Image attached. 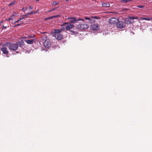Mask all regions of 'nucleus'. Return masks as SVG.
<instances>
[{
  "label": "nucleus",
  "instance_id": "obj_1",
  "mask_svg": "<svg viewBox=\"0 0 152 152\" xmlns=\"http://www.w3.org/2000/svg\"><path fill=\"white\" fill-rule=\"evenodd\" d=\"M61 33L59 30L55 29L53 36L57 39L60 40L63 38V35Z\"/></svg>",
  "mask_w": 152,
  "mask_h": 152
},
{
  "label": "nucleus",
  "instance_id": "obj_2",
  "mask_svg": "<svg viewBox=\"0 0 152 152\" xmlns=\"http://www.w3.org/2000/svg\"><path fill=\"white\" fill-rule=\"evenodd\" d=\"M67 19L69 20V22L71 23H75L78 22V21H81L83 22L84 19L81 18L77 19L76 17H69Z\"/></svg>",
  "mask_w": 152,
  "mask_h": 152
},
{
  "label": "nucleus",
  "instance_id": "obj_3",
  "mask_svg": "<svg viewBox=\"0 0 152 152\" xmlns=\"http://www.w3.org/2000/svg\"><path fill=\"white\" fill-rule=\"evenodd\" d=\"M67 25L65 27V28L66 30H69L72 29L74 26L72 24H71L68 23H64L61 25V26H64Z\"/></svg>",
  "mask_w": 152,
  "mask_h": 152
},
{
  "label": "nucleus",
  "instance_id": "obj_4",
  "mask_svg": "<svg viewBox=\"0 0 152 152\" xmlns=\"http://www.w3.org/2000/svg\"><path fill=\"white\" fill-rule=\"evenodd\" d=\"M77 28H79L80 30L86 29L88 28L89 25L87 24L84 23L79 24L77 26Z\"/></svg>",
  "mask_w": 152,
  "mask_h": 152
},
{
  "label": "nucleus",
  "instance_id": "obj_5",
  "mask_svg": "<svg viewBox=\"0 0 152 152\" xmlns=\"http://www.w3.org/2000/svg\"><path fill=\"white\" fill-rule=\"evenodd\" d=\"M8 48L13 51L16 50L18 48V45L16 44H11L8 46Z\"/></svg>",
  "mask_w": 152,
  "mask_h": 152
},
{
  "label": "nucleus",
  "instance_id": "obj_6",
  "mask_svg": "<svg viewBox=\"0 0 152 152\" xmlns=\"http://www.w3.org/2000/svg\"><path fill=\"white\" fill-rule=\"evenodd\" d=\"M116 26L118 28H122L124 27L125 24L124 22L118 21L116 23Z\"/></svg>",
  "mask_w": 152,
  "mask_h": 152
},
{
  "label": "nucleus",
  "instance_id": "obj_7",
  "mask_svg": "<svg viewBox=\"0 0 152 152\" xmlns=\"http://www.w3.org/2000/svg\"><path fill=\"white\" fill-rule=\"evenodd\" d=\"M118 20V18L114 17L111 18L109 19V23L111 24H114L117 23V22Z\"/></svg>",
  "mask_w": 152,
  "mask_h": 152
},
{
  "label": "nucleus",
  "instance_id": "obj_8",
  "mask_svg": "<svg viewBox=\"0 0 152 152\" xmlns=\"http://www.w3.org/2000/svg\"><path fill=\"white\" fill-rule=\"evenodd\" d=\"M1 51L3 52V53L4 54L7 55L6 56L7 57H8L9 56L8 55L9 53V51L7 48L5 47H2L1 49Z\"/></svg>",
  "mask_w": 152,
  "mask_h": 152
},
{
  "label": "nucleus",
  "instance_id": "obj_9",
  "mask_svg": "<svg viewBox=\"0 0 152 152\" xmlns=\"http://www.w3.org/2000/svg\"><path fill=\"white\" fill-rule=\"evenodd\" d=\"M44 46L47 48H49L51 45L50 42L48 40H45L43 43Z\"/></svg>",
  "mask_w": 152,
  "mask_h": 152
},
{
  "label": "nucleus",
  "instance_id": "obj_10",
  "mask_svg": "<svg viewBox=\"0 0 152 152\" xmlns=\"http://www.w3.org/2000/svg\"><path fill=\"white\" fill-rule=\"evenodd\" d=\"M91 29L93 30H98L99 29V27L97 24H94L91 26Z\"/></svg>",
  "mask_w": 152,
  "mask_h": 152
},
{
  "label": "nucleus",
  "instance_id": "obj_11",
  "mask_svg": "<svg viewBox=\"0 0 152 152\" xmlns=\"http://www.w3.org/2000/svg\"><path fill=\"white\" fill-rule=\"evenodd\" d=\"M20 47L23 48L24 47L25 45L23 41L21 40L20 41L18 42L17 44Z\"/></svg>",
  "mask_w": 152,
  "mask_h": 152
},
{
  "label": "nucleus",
  "instance_id": "obj_12",
  "mask_svg": "<svg viewBox=\"0 0 152 152\" xmlns=\"http://www.w3.org/2000/svg\"><path fill=\"white\" fill-rule=\"evenodd\" d=\"M34 40V39H32L30 40H25V41L28 44H31L33 43Z\"/></svg>",
  "mask_w": 152,
  "mask_h": 152
},
{
  "label": "nucleus",
  "instance_id": "obj_13",
  "mask_svg": "<svg viewBox=\"0 0 152 152\" xmlns=\"http://www.w3.org/2000/svg\"><path fill=\"white\" fill-rule=\"evenodd\" d=\"M125 24H130V23L129 21V20H128V18H127L125 19L124 21Z\"/></svg>",
  "mask_w": 152,
  "mask_h": 152
},
{
  "label": "nucleus",
  "instance_id": "obj_14",
  "mask_svg": "<svg viewBox=\"0 0 152 152\" xmlns=\"http://www.w3.org/2000/svg\"><path fill=\"white\" fill-rule=\"evenodd\" d=\"M128 20H129V21L130 23V24H132L134 23V21L133 19L132 18V17H129L128 18Z\"/></svg>",
  "mask_w": 152,
  "mask_h": 152
},
{
  "label": "nucleus",
  "instance_id": "obj_15",
  "mask_svg": "<svg viewBox=\"0 0 152 152\" xmlns=\"http://www.w3.org/2000/svg\"><path fill=\"white\" fill-rule=\"evenodd\" d=\"M17 14L15 12L13 13L11 16V17H10L11 19L12 20L15 17V16Z\"/></svg>",
  "mask_w": 152,
  "mask_h": 152
},
{
  "label": "nucleus",
  "instance_id": "obj_16",
  "mask_svg": "<svg viewBox=\"0 0 152 152\" xmlns=\"http://www.w3.org/2000/svg\"><path fill=\"white\" fill-rule=\"evenodd\" d=\"M23 18H20L19 19H18L16 21H15L13 22V23L15 24V23H16L19 21L20 20H23Z\"/></svg>",
  "mask_w": 152,
  "mask_h": 152
},
{
  "label": "nucleus",
  "instance_id": "obj_17",
  "mask_svg": "<svg viewBox=\"0 0 152 152\" xmlns=\"http://www.w3.org/2000/svg\"><path fill=\"white\" fill-rule=\"evenodd\" d=\"M15 3V1H12L10 2L9 4V6H10L14 4Z\"/></svg>",
  "mask_w": 152,
  "mask_h": 152
},
{
  "label": "nucleus",
  "instance_id": "obj_18",
  "mask_svg": "<svg viewBox=\"0 0 152 152\" xmlns=\"http://www.w3.org/2000/svg\"><path fill=\"white\" fill-rule=\"evenodd\" d=\"M65 29V27H62H62H61V29H59L58 30H60V32H62V31H63V30H64Z\"/></svg>",
  "mask_w": 152,
  "mask_h": 152
},
{
  "label": "nucleus",
  "instance_id": "obj_19",
  "mask_svg": "<svg viewBox=\"0 0 152 152\" xmlns=\"http://www.w3.org/2000/svg\"><path fill=\"white\" fill-rule=\"evenodd\" d=\"M105 5H106V6L107 7H109L110 6V4L108 3L107 4L106 3H104L103 6H104Z\"/></svg>",
  "mask_w": 152,
  "mask_h": 152
},
{
  "label": "nucleus",
  "instance_id": "obj_20",
  "mask_svg": "<svg viewBox=\"0 0 152 152\" xmlns=\"http://www.w3.org/2000/svg\"><path fill=\"white\" fill-rule=\"evenodd\" d=\"M57 9V8H53V9H52L51 10H49V11H48V12H51V11H54V10H55L56 9Z\"/></svg>",
  "mask_w": 152,
  "mask_h": 152
},
{
  "label": "nucleus",
  "instance_id": "obj_21",
  "mask_svg": "<svg viewBox=\"0 0 152 152\" xmlns=\"http://www.w3.org/2000/svg\"><path fill=\"white\" fill-rule=\"evenodd\" d=\"M137 7L140 8H142L145 7L144 5H138L137 6Z\"/></svg>",
  "mask_w": 152,
  "mask_h": 152
},
{
  "label": "nucleus",
  "instance_id": "obj_22",
  "mask_svg": "<svg viewBox=\"0 0 152 152\" xmlns=\"http://www.w3.org/2000/svg\"><path fill=\"white\" fill-rule=\"evenodd\" d=\"M84 18L86 20H91L90 18H89V17H85Z\"/></svg>",
  "mask_w": 152,
  "mask_h": 152
},
{
  "label": "nucleus",
  "instance_id": "obj_23",
  "mask_svg": "<svg viewBox=\"0 0 152 152\" xmlns=\"http://www.w3.org/2000/svg\"><path fill=\"white\" fill-rule=\"evenodd\" d=\"M27 9L28 8L27 7H26L25 9H24L23 7L22 9V10L25 12V11H26Z\"/></svg>",
  "mask_w": 152,
  "mask_h": 152
},
{
  "label": "nucleus",
  "instance_id": "obj_24",
  "mask_svg": "<svg viewBox=\"0 0 152 152\" xmlns=\"http://www.w3.org/2000/svg\"><path fill=\"white\" fill-rule=\"evenodd\" d=\"M130 0H122V1L123 2H124L125 3H126L128 2V1H129Z\"/></svg>",
  "mask_w": 152,
  "mask_h": 152
},
{
  "label": "nucleus",
  "instance_id": "obj_25",
  "mask_svg": "<svg viewBox=\"0 0 152 152\" xmlns=\"http://www.w3.org/2000/svg\"><path fill=\"white\" fill-rule=\"evenodd\" d=\"M140 19H141L142 20H146L147 18H145V17H142L140 18Z\"/></svg>",
  "mask_w": 152,
  "mask_h": 152
},
{
  "label": "nucleus",
  "instance_id": "obj_26",
  "mask_svg": "<svg viewBox=\"0 0 152 152\" xmlns=\"http://www.w3.org/2000/svg\"><path fill=\"white\" fill-rule=\"evenodd\" d=\"M7 28V26H5L4 25H3L2 26V27L1 28V29H2V30H3L4 29H5V28Z\"/></svg>",
  "mask_w": 152,
  "mask_h": 152
},
{
  "label": "nucleus",
  "instance_id": "obj_27",
  "mask_svg": "<svg viewBox=\"0 0 152 152\" xmlns=\"http://www.w3.org/2000/svg\"><path fill=\"white\" fill-rule=\"evenodd\" d=\"M58 4V2H54L53 3V5H56V4Z\"/></svg>",
  "mask_w": 152,
  "mask_h": 152
},
{
  "label": "nucleus",
  "instance_id": "obj_28",
  "mask_svg": "<svg viewBox=\"0 0 152 152\" xmlns=\"http://www.w3.org/2000/svg\"><path fill=\"white\" fill-rule=\"evenodd\" d=\"M29 13H27L26 15H23V16H24V17H28V15H29Z\"/></svg>",
  "mask_w": 152,
  "mask_h": 152
},
{
  "label": "nucleus",
  "instance_id": "obj_29",
  "mask_svg": "<svg viewBox=\"0 0 152 152\" xmlns=\"http://www.w3.org/2000/svg\"><path fill=\"white\" fill-rule=\"evenodd\" d=\"M151 19L152 20V17L151 18H147L146 20H151Z\"/></svg>",
  "mask_w": 152,
  "mask_h": 152
},
{
  "label": "nucleus",
  "instance_id": "obj_30",
  "mask_svg": "<svg viewBox=\"0 0 152 152\" xmlns=\"http://www.w3.org/2000/svg\"><path fill=\"white\" fill-rule=\"evenodd\" d=\"M33 6H30L29 7L28 9H33Z\"/></svg>",
  "mask_w": 152,
  "mask_h": 152
},
{
  "label": "nucleus",
  "instance_id": "obj_31",
  "mask_svg": "<svg viewBox=\"0 0 152 152\" xmlns=\"http://www.w3.org/2000/svg\"><path fill=\"white\" fill-rule=\"evenodd\" d=\"M34 36V35H33V36H28V37L29 38H33Z\"/></svg>",
  "mask_w": 152,
  "mask_h": 152
},
{
  "label": "nucleus",
  "instance_id": "obj_32",
  "mask_svg": "<svg viewBox=\"0 0 152 152\" xmlns=\"http://www.w3.org/2000/svg\"><path fill=\"white\" fill-rule=\"evenodd\" d=\"M21 25V23H20V24H17L15 25L14 27H16V26H20V25Z\"/></svg>",
  "mask_w": 152,
  "mask_h": 152
},
{
  "label": "nucleus",
  "instance_id": "obj_33",
  "mask_svg": "<svg viewBox=\"0 0 152 152\" xmlns=\"http://www.w3.org/2000/svg\"><path fill=\"white\" fill-rule=\"evenodd\" d=\"M35 13V12L34 13L33 12H30V13H29V15H31V14H32Z\"/></svg>",
  "mask_w": 152,
  "mask_h": 152
},
{
  "label": "nucleus",
  "instance_id": "obj_34",
  "mask_svg": "<svg viewBox=\"0 0 152 152\" xmlns=\"http://www.w3.org/2000/svg\"><path fill=\"white\" fill-rule=\"evenodd\" d=\"M53 16V18H56V17H59V15H54V16Z\"/></svg>",
  "mask_w": 152,
  "mask_h": 152
},
{
  "label": "nucleus",
  "instance_id": "obj_35",
  "mask_svg": "<svg viewBox=\"0 0 152 152\" xmlns=\"http://www.w3.org/2000/svg\"><path fill=\"white\" fill-rule=\"evenodd\" d=\"M132 18L133 19V20L134 19H138V18L137 17H132Z\"/></svg>",
  "mask_w": 152,
  "mask_h": 152
},
{
  "label": "nucleus",
  "instance_id": "obj_36",
  "mask_svg": "<svg viewBox=\"0 0 152 152\" xmlns=\"http://www.w3.org/2000/svg\"><path fill=\"white\" fill-rule=\"evenodd\" d=\"M50 19V17H49L47 18H46L45 19V20H48Z\"/></svg>",
  "mask_w": 152,
  "mask_h": 152
},
{
  "label": "nucleus",
  "instance_id": "obj_37",
  "mask_svg": "<svg viewBox=\"0 0 152 152\" xmlns=\"http://www.w3.org/2000/svg\"><path fill=\"white\" fill-rule=\"evenodd\" d=\"M8 20L9 21H10L11 20H12L11 19V18H9L8 19Z\"/></svg>",
  "mask_w": 152,
  "mask_h": 152
},
{
  "label": "nucleus",
  "instance_id": "obj_38",
  "mask_svg": "<svg viewBox=\"0 0 152 152\" xmlns=\"http://www.w3.org/2000/svg\"><path fill=\"white\" fill-rule=\"evenodd\" d=\"M50 17V19H52V18H53V16H51V17Z\"/></svg>",
  "mask_w": 152,
  "mask_h": 152
},
{
  "label": "nucleus",
  "instance_id": "obj_39",
  "mask_svg": "<svg viewBox=\"0 0 152 152\" xmlns=\"http://www.w3.org/2000/svg\"><path fill=\"white\" fill-rule=\"evenodd\" d=\"M3 23V21H1L0 22V24H1L2 23Z\"/></svg>",
  "mask_w": 152,
  "mask_h": 152
},
{
  "label": "nucleus",
  "instance_id": "obj_40",
  "mask_svg": "<svg viewBox=\"0 0 152 152\" xmlns=\"http://www.w3.org/2000/svg\"><path fill=\"white\" fill-rule=\"evenodd\" d=\"M36 1H38L39 0H35Z\"/></svg>",
  "mask_w": 152,
  "mask_h": 152
},
{
  "label": "nucleus",
  "instance_id": "obj_41",
  "mask_svg": "<svg viewBox=\"0 0 152 152\" xmlns=\"http://www.w3.org/2000/svg\"><path fill=\"white\" fill-rule=\"evenodd\" d=\"M66 1H69V0H65Z\"/></svg>",
  "mask_w": 152,
  "mask_h": 152
},
{
  "label": "nucleus",
  "instance_id": "obj_42",
  "mask_svg": "<svg viewBox=\"0 0 152 152\" xmlns=\"http://www.w3.org/2000/svg\"><path fill=\"white\" fill-rule=\"evenodd\" d=\"M125 10H128V9H124Z\"/></svg>",
  "mask_w": 152,
  "mask_h": 152
},
{
  "label": "nucleus",
  "instance_id": "obj_43",
  "mask_svg": "<svg viewBox=\"0 0 152 152\" xmlns=\"http://www.w3.org/2000/svg\"><path fill=\"white\" fill-rule=\"evenodd\" d=\"M6 20H8V19H6Z\"/></svg>",
  "mask_w": 152,
  "mask_h": 152
}]
</instances>
